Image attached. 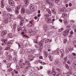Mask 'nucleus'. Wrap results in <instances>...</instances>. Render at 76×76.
<instances>
[{
    "instance_id": "obj_1",
    "label": "nucleus",
    "mask_w": 76,
    "mask_h": 76,
    "mask_svg": "<svg viewBox=\"0 0 76 76\" xmlns=\"http://www.w3.org/2000/svg\"><path fill=\"white\" fill-rule=\"evenodd\" d=\"M3 16H6V18L8 19H13L14 18V15H10V14H7V15L6 13H4L3 14Z\"/></svg>"
},
{
    "instance_id": "obj_2",
    "label": "nucleus",
    "mask_w": 76,
    "mask_h": 76,
    "mask_svg": "<svg viewBox=\"0 0 76 76\" xmlns=\"http://www.w3.org/2000/svg\"><path fill=\"white\" fill-rule=\"evenodd\" d=\"M44 29H45V32L47 33L48 35H49V36L51 35H52V34L54 32V31H53L50 32H48V28L47 27L45 28Z\"/></svg>"
},
{
    "instance_id": "obj_3",
    "label": "nucleus",
    "mask_w": 76,
    "mask_h": 76,
    "mask_svg": "<svg viewBox=\"0 0 76 76\" xmlns=\"http://www.w3.org/2000/svg\"><path fill=\"white\" fill-rule=\"evenodd\" d=\"M35 57V55L34 54V55H29L28 56V61L30 62L31 61L34 60V58Z\"/></svg>"
},
{
    "instance_id": "obj_4",
    "label": "nucleus",
    "mask_w": 76,
    "mask_h": 76,
    "mask_svg": "<svg viewBox=\"0 0 76 76\" xmlns=\"http://www.w3.org/2000/svg\"><path fill=\"white\" fill-rule=\"evenodd\" d=\"M46 3H48V4H49L50 6L51 7L54 6V3L52 2L50 0H47Z\"/></svg>"
},
{
    "instance_id": "obj_5",
    "label": "nucleus",
    "mask_w": 76,
    "mask_h": 76,
    "mask_svg": "<svg viewBox=\"0 0 76 76\" xmlns=\"http://www.w3.org/2000/svg\"><path fill=\"white\" fill-rule=\"evenodd\" d=\"M69 31H70V30L69 29H67L65 30L63 32V35L64 36H66L67 35H69Z\"/></svg>"
},
{
    "instance_id": "obj_6",
    "label": "nucleus",
    "mask_w": 76,
    "mask_h": 76,
    "mask_svg": "<svg viewBox=\"0 0 76 76\" xmlns=\"http://www.w3.org/2000/svg\"><path fill=\"white\" fill-rule=\"evenodd\" d=\"M30 33L32 35H34L36 34V32L35 31H33L31 29H30L29 30Z\"/></svg>"
},
{
    "instance_id": "obj_7",
    "label": "nucleus",
    "mask_w": 76,
    "mask_h": 76,
    "mask_svg": "<svg viewBox=\"0 0 76 76\" xmlns=\"http://www.w3.org/2000/svg\"><path fill=\"white\" fill-rule=\"evenodd\" d=\"M53 76H61L60 74L57 73H56V72L53 71L52 73Z\"/></svg>"
},
{
    "instance_id": "obj_8",
    "label": "nucleus",
    "mask_w": 76,
    "mask_h": 76,
    "mask_svg": "<svg viewBox=\"0 0 76 76\" xmlns=\"http://www.w3.org/2000/svg\"><path fill=\"white\" fill-rule=\"evenodd\" d=\"M9 3L11 6H14L15 3L13 0H8Z\"/></svg>"
},
{
    "instance_id": "obj_9",
    "label": "nucleus",
    "mask_w": 76,
    "mask_h": 76,
    "mask_svg": "<svg viewBox=\"0 0 76 76\" xmlns=\"http://www.w3.org/2000/svg\"><path fill=\"white\" fill-rule=\"evenodd\" d=\"M44 39H42L39 43V45L40 46H42L43 44L44 43Z\"/></svg>"
},
{
    "instance_id": "obj_10",
    "label": "nucleus",
    "mask_w": 76,
    "mask_h": 76,
    "mask_svg": "<svg viewBox=\"0 0 76 76\" xmlns=\"http://www.w3.org/2000/svg\"><path fill=\"white\" fill-rule=\"evenodd\" d=\"M49 57L50 61H52L53 60V56L52 55H50V53L49 54Z\"/></svg>"
},
{
    "instance_id": "obj_11",
    "label": "nucleus",
    "mask_w": 76,
    "mask_h": 76,
    "mask_svg": "<svg viewBox=\"0 0 76 76\" xmlns=\"http://www.w3.org/2000/svg\"><path fill=\"white\" fill-rule=\"evenodd\" d=\"M6 9L8 12H11L12 9H11V7H10V6H7L6 7Z\"/></svg>"
},
{
    "instance_id": "obj_12",
    "label": "nucleus",
    "mask_w": 76,
    "mask_h": 76,
    "mask_svg": "<svg viewBox=\"0 0 76 76\" xmlns=\"http://www.w3.org/2000/svg\"><path fill=\"white\" fill-rule=\"evenodd\" d=\"M7 34V31H2V33H1V35H2V36H3L4 35H6Z\"/></svg>"
},
{
    "instance_id": "obj_13",
    "label": "nucleus",
    "mask_w": 76,
    "mask_h": 76,
    "mask_svg": "<svg viewBox=\"0 0 76 76\" xmlns=\"http://www.w3.org/2000/svg\"><path fill=\"white\" fill-rule=\"evenodd\" d=\"M31 66L30 65H28L25 69V71L27 72V71H28L29 69V68H31Z\"/></svg>"
},
{
    "instance_id": "obj_14",
    "label": "nucleus",
    "mask_w": 76,
    "mask_h": 76,
    "mask_svg": "<svg viewBox=\"0 0 76 76\" xmlns=\"http://www.w3.org/2000/svg\"><path fill=\"white\" fill-rule=\"evenodd\" d=\"M31 76H36V72L35 71L34 72H32V73L30 75Z\"/></svg>"
},
{
    "instance_id": "obj_15",
    "label": "nucleus",
    "mask_w": 76,
    "mask_h": 76,
    "mask_svg": "<svg viewBox=\"0 0 76 76\" xmlns=\"http://www.w3.org/2000/svg\"><path fill=\"white\" fill-rule=\"evenodd\" d=\"M25 12V10L23 7H21V13L22 14H23Z\"/></svg>"
},
{
    "instance_id": "obj_16",
    "label": "nucleus",
    "mask_w": 76,
    "mask_h": 76,
    "mask_svg": "<svg viewBox=\"0 0 76 76\" xmlns=\"http://www.w3.org/2000/svg\"><path fill=\"white\" fill-rule=\"evenodd\" d=\"M34 24L33 23H32V21H31L29 22V23L28 25V26H30V27H31V26H32Z\"/></svg>"
},
{
    "instance_id": "obj_17",
    "label": "nucleus",
    "mask_w": 76,
    "mask_h": 76,
    "mask_svg": "<svg viewBox=\"0 0 76 76\" xmlns=\"http://www.w3.org/2000/svg\"><path fill=\"white\" fill-rule=\"evenodd\" d=\"M25 63H23L21 64L20 65V67L21 69H22V68H23L24 67V66H25Z\"/></svg>"
},
{
    "instance_id": "obj_18",
    "label": "nucleus",
    "mask_w": 76,
    "mask_h": 76,
    "mask_svg": "<svg viewBox=\"0 0 76 76\" xmlns=\"http://www.w3.org/2000/svg\"><path fill=\"white\" fill-rule=\"evenodd\" d=\"M20 25L21 26H23L24 25V21H23V20H21L20 22Z\"/></svg>"
},
{
    "instance_id": "obj_19",
    "label": "nucleus",
    "mask_w": 76,
    "mask_h": 76,
    "mask_svg": "<svg viewBox=\"0 0 76 76\" xmlns=\"http://www.w3.org/2000/svg\"><path fill=\"white\" fill-rule=\"evenodd\" d=\"M4 0H2L1 1V8H3L4 7V3H3V1Z\"/></svg>"
},
{
    "instance_id": "obj_20",
    "label": "nucleus",
    "mask_w": 76,
    "mask_h": 76,
    "mask_svg": "<svg viewBox=\"0 0 76 76\" xmlns=\"http://www.w3.org/2000/svg\"><path fill=\"white\" fill-rule=\"evenodd\" d=\"M45 19L46 20H47L48 22V23L50 22V18L46 17L45 18Z\"/></svg>"
},
{
    "instance_id": "obj_21",
    "label": "nucleus",
    "mask_w": 76,
    "mask_h": 76,
    "mask_svg": "<svg viewBox=\"0 0 76 76\" xmlns=\"http://www.w3.org/2000/svg\"><path fill=\"white\" fill-rule=\"evenodd\" d=\"M24 3H25L26 6H27L28 5V0H24Z\"/></svg>"
},
{
    "instance_id": "obj_22",
    "label": "nucleus",
    "mask_w": 76,
    "mask_h": 76,
    "mask_svg": "<svg viewBox=\"0 0 76 76\" xmlns=\"http://www.w3.org/2000/svg\"><path fill=\"white\" fill-rule=\"evenodd\" d=\"M16 73V74H18V71L16 70H15L14 71H13L12 72V75H14V73Z\"/></svg>"
},
{
    "instance_id": "obj_23",
    "label": "nucleus",
    "mask_w": 76,
    "mask_h": 76,
    "mask_svg": "<svg viewBox=\"0 0 76 76\" xmlns=\"http://www.w3.org/2000/svg\"><path fill=\"white\" fill-rule=\"evenodd\" d=\"M18 19H20L21 20H23V18H22V17H21V16L20 15H19L18 16Z\"/></svg>"
},
{
    "instance_id": "obj_24",
    "label": "nucleus",
    "mask_w": 76,
    "mask_h": 76,
    "mask_svg": "<svg viewBox=\"0 0 76 76\" xmlns=\"http://www.w3.org/2000/svg\"><path fill=\"white\" fill-rule=\"evenodd\" d=\"M13 60L15 62H17L18 61V59H17V57H16L13 58Z\"/></svg>"
},
{
    "instance_id": "obj_25",
    "label": "nucleus",
    "mask_w": 76,
    "mask_h": 76,
    "mask_svg": "<svg viewBox=\"0 0 76 76\" xmlns=\"http://www.w3.org/2000/svg\"><path fill=\"white\" fill-rule=\"evenodd\" d=\"M8 37H9V38H12V34L10 33L8 34L7 35Z\"/></svg>"
},
{
    "instance_id": "obj_26",
    "label": "nucleus",
    "mask_w": 76,
    "mask_h": 76,
    "mask_svg": "<svg viewBox=\"0 0 76 76\" xmlns=\"http://www.w3.org/2000/svg\"><path fill=\"white\" fill-rule=\"evenodd\" d=\"M67 16V14H66L64 13L62 14V16L63 18H65V17H66Z\"/></svg>"
},
{
    "instance_id": "obj_27",
    "label": "nucleus",
    "mask_w": 76,
    "mask_h": 76,
    "mask_svg": "<svg viewBox=\"0 0 76 76\" xmlns=\"http://www.w3.org/2000/svg\"><path fill=\"white\" fill-rule=\"evenodd\" d=\"M2 41L3 42V43L4 45H5L6 44V42H7V41L4 40H2Z\"/></svg>"
},
{
    "instance_id": "obj_28",
    "label": "nucleus",
    "mask_w": 76,
    "mask_h": 76,
    "mask_svg": "<svg viewBox=\"0 0 76 76\" xmlns=\"http://www.w3.org/2000/svg\"><path fill=\"white\" fill-rule=\"evenodd\" d=\"M21 8V6H18L15 9L16 10H19V9H20Z\"/></svg>"
},
{
    "instance_id": "obj_29",
    "label": "nucleus",
    "mask_w": 76,
    "mask_h": 76,
    "mask_svg": "<svg viewBox=\"0 0 76 76\" xmlns=\"http://www.w3.org/2000/svg\"><path fill=\"white\" fill-rule=\"evenodd\" d=\"M57 52L56 50H53V51L52 52V54H53V55H54L56 53V52Z\"/></svg>"
},
{
    "instance_id": "obj_30",
    "label": "nucleus",
    "mask_w": 76,
    "mask_h": 76,
    "mask_svg": "<svg viewBox=\"0 0 76 76\" xmlns=\"http://www.w3.org/2000/svg\"><path fill=\"white\" fill-rule=\"evenodd\" d=\"M13 28L14 29H15L16 28V24H14L13 25Z\"/></svg>"
},
{
    "instance_id": "obj_31",
    "label": "nucleus",
    "mask_w": 76,
    "mask_h": 76,
    "mask_svg": "<svg viewBox=\"0 0 76 76\" xmlns=\"http://www.w3.org/2000/svg\"><path fill=\"white\" fill-rule=\"evenodd\" d=\"M25 63L27 65H28L29 66L31 65V64H29V62H28V61H26Z\"/></svg>"
},
{
    "instance_id": "obj_32",
    "label": "nucleus",
    "mask_w": 76,
    "mask_h": 76,
    "mask_svg": "<svg viewBox=\"0 0 76 76\" xmlns=\"http://www.w3.org/2000/svg\"><path fill=\"white\" fill-rule=\"evenodd\" d=\"M63 30H64V28H61L58 31L59 32H61L62 31H63Z\"/></svg>"
},
{
    "instance_id": "obj_33",
    "label": "nucleus",
    "mask_w": 76,
    "mask_h": 76,
    "mask_svg": "<svg viewBox=\"0 0 76 76\" xmlns=\"http://www.w3.org/2000/svg\"><path fill=\"white\" fill-rule=\"evenodd\" d=\"M8 57H9V60H12V56L11 55H9Z\"/></svg>"
},
{
    "instance_id": "obj_34",
    "label": "nucleus",
    "mask_w": 76,
    "mask_h": 76,
    "mask_svg": "<svg viewBox=\"0 0 76 76\" xmlns=\"http://www.w3.org/2000/svg\"><path fill=\"white\" fill-rule=\"evenodd\" d=\"M15 13L16 14H17V15H18V14H19V10L15 9Z\"/></svg>"
},
{
    "instance_id": "obj_35",
    "label": "nucleus",
    "mask_w": 76,
    "mask_h": 76,
    "mask_svg": "<svg viewBox=\"0 0 76 76\" xmlns=\"http://www.w3.org/2000/svg\"><path fill=\"white\" fill-rule=\"evenodd\" d=\"M47 11L49 13H51V10H50L49 9H46Z\"/></svg>"
},
{
    "instance_id": "obj_36",
    "label": "nucleus",
    "mask_w": 76,
    "mask_h": 76,
    "mask_svg": "<svg viewBox=\"0 0 76 76\" xmlns=\"http://www.w3.org/2000/svg\"><path fill=\"white\" fill-rule=\"evenodd\" d=\"M12 69L11 68H10L7 69L8 72H10V71H12Z\"/></svg>"
},
{
    "instance_id": "obj_37",
    "label": "nucleus",
    "mask_w": 76,
    "mask_h": 76,
    "mask_svg": "<svg viewBox=\"0 0 76 76\" xmlns=\"http://www.w3.org/2000/svg\"><path fill=\"white\" fill-rule=\"evenodd\" d=\"M23 59H21L19 61V64H20L21 63H22V62H23Z\"/></svg>"
},
{
    "instance_id": "obj_38",
    "label": "nucleus",
    "mask_w": 76,
    "mask_h": 76,
    "mask_svg": "<svg viewBox=\"0 0 76 76\" xmlns=\"http://www.w3.org/2000/svg\"><path fill=\"white\" fill-rule=\"evenodd\" d=\"M65 52L66 53H68L69 52V50L68 49H66L65 50Z\"/></svg>"
},
{
    "instance_id": "obj_39",
    "label": "nucleus",
    "mask_w": 76,
    "mask_h": 76,
    "mask_svg": "<svg viewBox=\"0 0 76 76\" xmlns=\"http://www.w3.org/2000/svg\"><path fill=\"white\" fill-rule=\"evenodd\" d=\"M38 49L40 51H41L42 49V47L40 46L38 47Z\"/></svg>"
},
{
    "instance_id": "obj_40",
    "label": "nucleus",
    "mask_w": 76,
    "mask_h": 76,
    "mask_svg": "<svg viewBox=\"0 0 76 76\" xmlns=\"http://www.w3.org/2000/svg\"><path fill=\"white\" fill-rule=\"evenodd\" d=\"M13 55L15 57H17V56L16 55V52H15L13 53Z\"/></svg>"
},
{
    "instance_id": "obj_41",
    "label": "nucleus",
    "mask_w": 76,
    "mask_h": 76,
    "mask_svg": "<svg viewBox=\"0 0 76 76\" xmlns=\"http://www.w3.org/2000/svg\"><path fill=\"white\" fill-rule=\"evenodd\" d=\"M48 75H51V74H52V73H51V72H50V71H48Z\"/></svg>"
},
{
    "instance_id": "obj_42",
    "label": "nucleus",
    "mask_w": 76,
    "mask_h": 76,
    "mask_svg": "<svg viewBox=\"0 0 76 76\" xmlns=\"http://www.w3.org/2000/svg\"><path fill=\"white\" fill-rule=\"evenodd\" d=\"M4 22L6 23H8V20L7 19H5L4 20Z\"/></svg>"
},
{
    "instance_id": "obj_43",
    "label": "nucleus",
    "mask_w": 76,
    "mask_h": 76,
    "mask_svg": "<svg viewBox=\"0 0 76 76\" xmlns=\"http://www.w3.org/2000/svg\"><path fill=\"white\" fill-rule=\"evenodd\" d=\"M60 51L61 53H62V54H63V53H64V50H63V49H62Z\"/></svg>"
},
{
    "instance_id": "obj_44",
    "label": "nucleus",
    "mask_w": 76,
    "mask_h": 76,
    "mask_svg": "<svg viewBox=\"0 0 76 76\" xmlns=\"http://www.w3.org/2000/svg\"><path fill=\"white\" fill-rule=\"evenodd\" d=\"M5 50H10V48L9 47H7L5 48Z\"/></svg>"
},
{
    "instance_id": "obj_45",
    "label": "nucleus",
    "mask_w": 76,
    "mask_h": 76,
    "mask_svg": "<svg viewBox=\"0 0 76 76\" xmlns=\"http://www.w3.org/2000/svg\"><path fill=\"white\" fill-rule=\"evenodd\" d=\"M26 13L27 14H31V12L30 11H29L28 10H27V12H26Z\"/></svg>"
},
{
    "instance_id": "obj_46",
    "label": "nucleus",
    "mask_w": 76,
    "mask_h": 76,
    "mask_svg": "<svg viewBox=\"0 0 76 76\" xmlns=\"http://www.w3.org/2000/svg\"><path fill=\"white\" fill-rule=\"evenodd\" d=\"M52 12L53 13H56V11H55V10L53 9V10H52Z\"/></svg>"
},
{
    "instance_id": "obj_47",
    "label": "nucleus",
    "mask_w": 76,
    "mask_h": 76,
    "mask_svg": "<svg viewBox=\"0 0 76 76\" xmlns=\"http://www.w3.org/2000/svg\"><path fill=\"white\" fill-rule=\"evenodd\" d=\"M65 66L66 69H69V66H68V65H67V64H66L65 65Z\"/></svg>"
},
{
    "instance_id": "obj_48",
    "label": "nucleus",
    "mask_w": 76,
    "mask_h": 76,
    "mask_svg": "<svg viewBox=\"0 0 76 76\" xmlns=\"http://www.w3.org/2000/svg\"><path fill=\"white\" fill-rule=\"evenodd\" d=\"M18 31H20L21 30V28L19 26L18 27Z\"/></svg>"
},
{
    "instance_id": "obj_49",
    "label": "nucleus",
    "mask_w": 76,
    "mask_h": 76,
    "mask_svg": "<svg viewBox=\"0 0 76 76\" xmlns=\"http://www.w3.org/2000/svg\"><path fill=\"white\" fill-rule=\"evenodd\" d=\"M57 70H58V72H62L61 70L59 69H57Z\"/></svg>"
},
{
    "instance_id": "obj_50",
    "label": "nucleus",
    "mask_w": 76,
    "mask_h": 76,
    "mask_svg": "<svg viewBox=\"0 0 76 76\" xmlns=\"http://www.w3.org/2000/svg\"><path fill=\"white\" fill-rule=\"evenodd\" d=\"M21 30L22 31H23L25 30V27H23L22 28H21Z\"/></svg>"
},
{
    "instance_id": "obj_51",
    "label": "nucleus",
    "mask_w": 76,
    "mask_h": 76,
    "mask_svg": "<svg viewBox=\"0 0 76 76\" xmlns=\"http://www.w3.org/2000/svg\"><path fill=\"white\" fill-rule=\"evenodd\" d=\"M31 70L32 71V72H34V71H35V69H34V68L32 67L31 69Z\"/></svg>"
},
{
    "instance_id": "obj_52",
    "label": "nucleus",
    "mask_w": 76,
    "mask_h": 76,
    "mask_svg": "<svg viewBox=\"0 0 76 76\" xmlns=\"http://www.w3.org/2000/svg\"><path fill=\"white\" fill-rule=\"evenodd\" d=\"M70 34L71 35H73V31H71L70 32Z\"/></svg>"
},
{
    "instance_id": "obj_53",
    "label": "nucleus",
    "mask_w": 76,
    "mask_h": 76,
    "mask_svg": "<svg viewBox=\"0 0 76 76\" xmlns=\"http://www.w3.org/2000/svg\"><path fill=\"white\" fill-rule=\"evenodd\" d=\"M60 1V0H55V2L56 3H57L58 2Z\"/></svg>"
},
{
    "instance_id": "obj_54",
    "label": "nucleus",
    "mask_w": 76,
    "mask_h": 76,
    "mask_svg": "<svg viewBox=\"0 0 76 76\" xmlns=\"http://www.w3.org/2000/svg\"><path fill=\"white\" fill-rule=\"evenodd\" d=\"M73 45H74V46H75L76 45V42L75 41H74L73 42Z\"/></svg>"
},
{
    "instance_id": "obj_55",
    "label": "nucleus",
    "mask_w": 76,
    "mask_h": 76,
    "mask_svg": "<svg viewBox=\"0 0 76 76\" xmlns=\"http://www.w3.org/2000/svg\"><path fill=\"white\" fill-rule=\"evenodd\" d=\"M67 42V39H64V44H66Z\"/></svg>"
},
{
    "instance_id": "obj_56",
    "label": "nucleus",
    "mask_w": 76,
    "mask_h": 76,
    "mask_svg": "<svg viewBox=\"0 0 76 76\" xmlns=\"http://www.w3.org/2000/svg\"><path fill=\"white\" fill-rule=\"evenodd\" d=\"M11 63H10L7 66V67H9L11 66Z\"/></svg>"
},
{
    "instance_id": "obj_57",
    "label": "nucleus",
    "mask_w": 76,
    "mask_h": 76,
    "mask_svg": "<svg viewBox=\"0 0 76 76\" xmlns=\"http://www.w3.org/2000/svg\"><path fill=\"white\" fill-rule=\"evenodd\" d=\"M31 49H28V53H29L31 51Z\"/></svg>"
},
{
    "instance_id": "obj_58",
    "label": "nucleus",
    "mask_w": 76,
    "mask_h": 76,
    "mask_svg": "<svg viewBox=\"0 0 76 76\" xmlns=\"http://www.w3.org/2000/svg\"><path fill=\"white\" fill-rule=\"evenodd\" d=\"M39 58L40 59H42L43 58L42 57V56H39Z\"/></svg>"
},
{
    "instance_id": "obj_59",
    "label": "nucleus",
    "mask_w": 76,
    "mask_h": 76,
    "mask_svg": "<svg viewBox=\"0 0 76 76\" xmlns=\"http://www.w3.org/2000/svg\"><path fill=\"white\" fill-rule=\"evenodd\" d=\"M50 48V46H48L47 47V48H46V49H47V50H48V49L49 48Z\"/></svg>"
},
{
    "instance_id": "obj_60",
    "label": "nucleus",
    "mask_w": 76,
    "mask_h": 76,
    "mask_svg": "<svg viewBox=\"0 0 76 76\" xmlns=\"http://www.w3.org/2000/svg\"><path fill=\"white\" fill-rule=\"evenodd\" d=\"M34 42H35V43H37V40L36 39L34 40Z\"/></svg>"
},
{
    "instance_id": "obj_61",
    "label": "nucleus",
    "mask_w": 76,
    "mask_h": 76,
    "mask_svg": "<svg viewBox=\"0 0 76 76\" xmlns=\"http://www.w3.org/2000/svg\"><path fill=\"white\" fill-rule=\"evenodd\" d=\"M17 70L18 71L19 70V67L18 66H17Z\"/></svg>"
},
{
    "instance_id": "obj_62",
    "label": "nucleus",
    "mask_w": 76,
    "mask_h": 76,
    "mask_svg": "<svg viewBox=\"0 0 76 76\" xmlns=\"http://www.w3.org/2000/svg\"><path fill=\"white\" fill-rule=\"evenodd\" d=\"M35 64H38V61H36L35 62H34Z\"/></svg>"
},
{
    "instance_id": "obj_63",
    "label": "nucleus",
    "mask_w": 76,
    "mask_h": 76,
    "mask_svg": "<svg viewBox=\"0 0 76 76\" xmlns=\"http://www.w3.org/2000/svg\"><path fill=\"white\" fill-rule=\"evenodd\" d=\"M6 62H7L6 60H4L3 61V63H5V64H6Z\"/></svg>"
},
{
    "instance_id": "obj_64",
    "label": "nucleus",
    "mask_w": 76,
    "mask_h": 76,
    "mask_svg": "<svg viewBox=\"0 0 76 76\" xmlns=\"http://www.w3.org/2000/svg\"><path fill=\"white\" fill-rule=\"evenodd\" d=\"M64 24L66 25H67V24H68V23H67V21H65V22H64Z\"/></svg>"
}]
</instances>
